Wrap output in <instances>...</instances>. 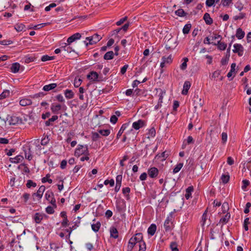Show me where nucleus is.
I'll return each instance as SVG.
<instances>
[{
  "mask_svg": "<svg viewBox=\"0 0 251 251\" xmlns=\"http://www.w3.org/2000/svg\"><path fill=\"white\" fill-rule=\"evenodd\" d=\"M98 132L101 135L104 136H107L110 133V130L107 129H99L98 130Z\"/></svg>",
  "mask_w": 251,
  "mask_h": 251,
  "instance_id": "nucleus-32",
  "label": "nucleus"
},
{
  "mask_svg": "<svg viewBox=\"0 0 251 251\" xmlns=\"http://www.w3.org/2000/svg\"><path fill=\"white\" fill-rule=\"evenodd\" d=\"M245 36V32L241 28L237 29L236 36L238 39H242Z\"/></svg>",
  "mask_w": 251,
  "mask_h": 251,
  "instance_id": "nucleus-20",
  "label": "nucleus"
},
{
  "mask_svg": "<svg viewBox=\"0 0 251 251\" xmlns=\"http://www.w3.org/2000/svg\"><path fill=\"white\" fill-rule=\"evenodd\" d=\"M62 107L60 104L52 103L50 109L53 113L57 114L58 111L62 109Z\"/></svg>",
  "mask_w": 251,
  "mask_h": 251,
  "instance_id": "nucleus-11",
  "label": "nucleus"
},
{
  "mask_svg": "<svg viewBox=\"0 0 251 251\" xmlns=\"http://www.w3.org/2000/svg\"><path fill=\"white\" fill-rule=\"evenodd\" d=\"M10 95V91L8 90H5L3 91V92L0 95V100H2L3 99L8 97Z\"/></svg>",
  "mask_w": 251,
  "mask_h": 251,
  "instance_id": "nucleus-43",
  "label": "nucleus"
},
{
  "mask_svg": "<svg viewBox=\"0 0 251 251\" xmlns=\"http://www.w3.org/2000/svg\"><path fill=\"white\" fill-rule=\"evenodd\" d=\"M191 28V24H186L184 25V26L183 27V28L182 30L183 33L184 34H188L190 31Z\"/></svg>",
  "mask_w": 251,
  "mask_h": 251,
  "instance_id": "nucleus-39",
  "label": "nucleus"
},
{
  "mask_svg": "<svg viewBox=\"0 0 251 251\" xmlns=\"http://www.w3.org/2000/svg\"><path fill=\"white\" fill-rule=\"evenodd\" d=\"M46 212L48 214H53L54 212V210H53V208L50 206H48L47 208H46Z\"/></svg>",
  "mask_w": 251,
  "mask_h": 251,
  "instance_id": "nucleus-64",
  "label": "nucleus"
},
{
  "mask_svg": "<svg viewBox=\"0 0 251 251\" xmlns=\"http://www.w3.org/2000/svg\"><path fill=\"white\" fill-rule=\"evenodd\" d=\"M162 60H163L165 64H171L172 62L173 58L172 55H170L167 57L163 56L162 58Z\"/></svg>",
  "mask_w": 251,
  "mask_h": 251,
  "instance_id": "nucleus-34",
  "label": "nucleus"
},
{
  "mask_svg": "<svg viewBox=\"0 0 251 251\" xmlns=\"http://www.w3.org/2000/svg\"><path fill=\"white\" fill-rule=\"evenodd\" d=\"M203 20L207 25H210L213 23V20L208 13H205L204 14Z\"/></svg>",
  "mask_w": 251,
  "mask_h": 251,
  "instance_id": "nucleus-17",
  "label": "nucleus"
},
{
  "mask_svg": "<svg viewBox=\"0 0 251 251\" xmlns=\"http://www.w3.org/2000/svg\"><path fill=\"white\" fill-rule=\"evenodd\" d=\"M183 166V163H179L177 164L176 165V166L174 168V169H173V173L176 174V173H178L180 170V169L182 168Z\"/></svg>",
  "mask_w": 251,
  "mask_h": 251,
  "instance_id": "nucleus-41",
  "label": "nucleus"
},
{
  "mask_svg": "<svg viewBox=\"0 0 251 251\" xmlns=\"http://www.w3.org/2000/svg\"><path fill=\"white\" fill-rule=\"evenodd\" d=\"M25 28V25L23 24H17L15 25V29L18 31H23Z\"/></svg>",
  "mask_w": 251,
  "mask_h": 251,
  "instance_id": "nucleus-38",
  "label": "nucleus"
},
{
  "mask_svg": "<svg viewBox=\"0 0 251 251\" xmlns=\"http://www.w3.org/2000/svg\"><path fill=\"white\" fill-rule=\"evenodd\" d=\"M20 65L18 63H14L12 64L11 67V72L14 73H16L19 71Z\"/></svg>",
  "mask_w": 251,
  "mask_h": 251,
  "instance_id": "nucleus-24",
  "label": "nucleus"
},
{
  "mask_svg": "<svg viewBox=\"0 0 251 251\" xmlns=\"http://www.w3.org/2000/svg\"><path fill=\"white\" fill-rule=\"evenodd\" d=\"M50 139L48 136H45L41 141V144L43 146L47 145L49 142Z\"/></svg>",
  "mask_w": 251,
  "mask_h": 251,
  "instance_id": "nucleus-47",
  "label": "nucleus"
},
{
  "mask_svg": "<svg viewBox=\"0 0 251 251\" xmlns=\"http://www.w3.org/2000/svg\"><path fill=\"white\" fill-rule=\"evenodd\" d=\"M64 95L67 99H71L74 98V94L71 90L67 89L64 92Z\"/></svg>",
  "mask_w": 251,
  "mask_h": 251,
  "instance_id": "nucleus-26",
  "label": "nucleus"
},
{
  "mask_svg": "<svg viewBox=\"0 0 251 251\" xmlns=\"http://www.w3.org/2000/svg\"><path fill=\"white\" fill-rule=\"evenodd\" d=\"M45 197L48 201H50L53 198V194L52 192L48 191L46 193Z\"/></svg>",
  "mask_w": 251,
  "mask_h": 251,
  "instance_id": "nucleus-48",
  "label": "nucleus"
},
{
  "mask_svg": "<svg viewBox=\"0 0 251 251\" xmlns=\"http://www.w3.org/2000/svg\"><path fill=\"white\" fill-rule=\"evenodd\" d=\"M7 121L10 125L14 126L22 123V119L20 117L16 116H12L7 117Z\"/></svg>",
  "mask_w": 251,
  "mask_h": 251,
  "instance_id": "nucleus-4",
  "label": "nucleus"
},
{
  "mask_svg": "<svg viewBox=\"0 0 251 251\" xmlns=\"http://www.w3.org/2000/svg\"><path fill=\"white\" fill-rule=\"evenodd\" d=\"M81 79L80 78H75L74 80V85L75 87H78L80 86L81 83Z\"/></svg>",
  "mask_w": 251,
  "mask_h": 251,
  "instance_id": "nucleus-55",
  "label": "nucleus"
},
{
  "mask_svg": "<svg viewBox=\"0 0 251 251\" xmlns=\"http://www.w3.org/2000/svg\"><path fill=\"white\" fill-rule=\"evenodd\" d=\"M190 82L188 81H186L183 84V88L181 92L182 94L183 95H187L188 93V91L190 88Z\"/></svg>",
  "mask_w": 251,
  "mask_h": 251,
  "instance_id": "nucleus-13",
  "label": "nucleus"
},
{
  "mask_svg": "<svg viewBox=\"0 0 251 251\" xmlns=\"http://www.w3.org/2000/svg\"><path fill=\"white\" fill-rule=\"evenodd\" d=\"M193 191V187L192 186H189L186 189L185 197L187 200H188L190 198L191 196V193Z\"/></svg>",
  "mask_w": 251,
  "mask_h": 251,
  "instance_id": "nucleus-29",
  "label": "nucleus"
},
{
  "mask_svg": "<svg viewBox=\"0 0 251 251\" xmlns=\"http://www.w3.org/2000/svg\"><path fill=\"white\" fill-rule=\"evenodd\" d=\"M104 184L106 185L109 184L111 187H112L114 185V180L113 179H111L110 180L106 179L104 181Z\"/></svg>",
  "mask_w": 251,
  "mask_h": 251,
  "instance_id": "nucleus-54",
  "label": "nucleus"
},
{
  "mask_svg": "<svg viewBox=\"0 0 251 251\" xmlns=\"http://www.w3.org/2000/svg\"><path fill=\"white\" fill-rule=\"evenodd\" d=\"M70 44H68V43H63L62 44V46L61 47V49L62 50H64L67 51L68 53H71L72 51H74V50L72 49L71 47L70 46Z\"/></svg>",
  "mask_w": 251,
  "mask_h": 251,
  "instance_id": "nucleus-12",
  "label": "nucleus"
},
{
  "mask_svg": "<svg viewBox=\"0 0 251 251\" xmlns=\"http://www.w3.org/2000/svg\"><path fill=\"white\" fill-rule=\"evenodd\" d=\"M232 0H222V3L224 6H228L231 3Z\"/></svg>",
  "mask_w": 251,
  "mask_h": 251,
  "instance_id": "nucleus-62",
  "label": "nucleus"
},
{
  "mask_svg": "<svg viewBox=\"0 0 251 251\" xmlns=\"http://www.w3.org/2000/svg\"><path fill=\"white\" fill-rule=\"evenodd\" d=\"M172 217H168L166 219L164 226L166 229V231H169L171 229V226L173 224V222L172 221Z\"/></svg>",
  "mask_w": 251,
  "mask_h": 251,
  "instance_id": "nucleus-9",
  "label": "nucleus"
},
{
  "mask_svg": "<svg viewBox=\"0 0 251 251\" xmlns=\"http://www.w3.org/2000/svg\"><path fill=\"white\" fill-rule=\"evenodd\" d=\"M24 159V157L22 155H17L14 158H10L11 162L14 163H18Z\"/></svg>",
  "mask_w": 251,
  "mask_h": 251,
  "instance_id": "nucleus-25",
  "label": "nucleus"
},
{
  "mask_svg": "<svg viewBox=\"0 0 251 251\" xmlns=\"http://www.w3.org/2000/svg\"><path fill=\"white\" fill-rule=\"evenodd\" d=\"M82 154L85 155H89L88 146L78 145L75 151V155L77 156H79Z\"/></svg>",
  "mask_w": 251,
  "mask_h": 251,
  "instance_id": "nucleus-2",
  "label": "nucleus"
},
{
  "mask_svg": "<svg viewBox=\"0 0 251 251\" xmlns=\"http://www.w3.org/2000/svg\"><path fill=\"white\" fill-rule=\"evenodd\" d=\"M114 53L112 51L107 52L104 55V59L105 60H110L113 58Z\"/></svg>",
  "mask_w": 251,
  "mask_h": 251,
  "instance_id": "nucleus-31",
  "label": "nucleus"
},
{
  "mask_svg": "<svg viewBox=\"0 0 251 251\" xmlns=\"http://www.w3.org/2000/svg\"><path fill=\"white\" fill-rule=\"evenodd\" d=\"M155 134L156 132L155 129L154 128H151L148 131V133L147 134L148 138H150L154 137L155 136Z\"/></svg>",
  "mask_w": 251,
  "mask_h": 251,
  "instance_id": "nucleus-42",
  "label": "nucleus"
},
{
  "mask_svg": "<svg viewBox=\"0 0 251 251\" xmlns=\"http://www.w3.org/2000/svg\"><path fill=\"white\" fill-rule=\"evenodd\" d=\"M245 17V14L243 13H240L239 15L235 16L234 17L235 20H241Z\"/></svg>",
  "mask_w": 251,
  "mask_h": 251,
  "instance_id": "nucleus-56",
  "label": "nucleus"
},
{
  "mask_svg": "<svg viewBox=\"0 0 251 251\" xmlns=\"http://www.w3.org/2000/svg\"><path fill=\"white\" fill-rule=\"evenodd\" d=\"M233 47H234V49L233 50V52L238 53V55L239 56H241L243 55L244 48L241 44H235L233 45Z\"/></svg>",
  "mask_w": 251,
  "mask_h": 251,
  "instance_id": "nucleus-5",
  "label": "nucleus"
},
{
  "mask_svg": "<svg viewBox=\"0 0 251 251\" xmlns=\"http://www.w3.org/2000/svg\"><path fill=\"white\" fill-rule=\"evenodd\" d=\"M229 179V176L228 175H222L221 176V180L222 182L224 184L227 183Z\"/></svg>",
  "mask_w": 251,
  "mask_h": 251,
  "instance_id": "nucleus-44",
  "label": "nucleus"
},
{
  "mask_svg": "<svg viewBox=\"0 0 251 251\" xmlns=\"http://www.w3.org/2000/svg\"><path fill=\"white\" fill-rule=\"evenodd\" d=\"M122 178H123L122 175H118L116 176V182L117 184H120V185L122 184Z\"/></svg>",
  "mask_w": 251,
  "mask_h": 251,
  "instance_id": "nucleus-57",
  "label": "nucleus"
},
{
  "mask_svg": "<svg viewBox=\"0 0 251 251\" xmlns=\"http://www.w3.org/2000/svg\"><path fill=\"white\" fill-rule=\"evenodd\" d=\"M57 119L58 116L56 115H54L52 116L51 118L49 119L48 121H46L45 125L47 126H50V122H53Z\"/></svg>",
  "mask_w": 251,
  "mask_h": 251,
  "instance_id": "nucleus-37",
  "label": "nucleus"
},
{
  "mask_svg": "<svg viewBox=\"0 0 251 251\" xmlns=\"http://www.w3.org/2000/svg\"><path fill=\"white\" fill-rule=\"evenodd\" d=\"M250 224L249 218H246L244 222V227L246 231L248 230L249 228L248 225Z\"/></svg>",
  "mask_w": 251,
  "mask_h": 251,
  "instance_id": "nucleus-53",
  "label": "nucleus"
},
{
  "mask_svg": "<svg viewBox=\"0 0 251 251\" xmlns=\"http://www.w3.org/2000/svg\"><path fill=\"white\" fill-rule=\"evenodd\" d=\"M215 0H206L205 2L206 5L208 7H211L214 4Z\"/></svg>",
  "mask_w": 251,
  "mask_h": 251,
  "instance_id": "nucleus-60",
  "label": "nucleus"
},
{
  "mask_svg": "<svg viewBox=\"0 0 251 251\" xmlns=\"http://www.w3.org/2000/svg\"><path fill=\"white\" fill-rule=\"evenodd\" d=\"M25 158L28 160H31L32 158V155L30 151V149L27 148V150H24Z\"/></svg>",
  "mask_w": 251,
  "mask_h": 251,
  "instance_id": "nucleus-28",
  "label": "nucleus"
},
{
  "mask_svg": "<svg viewBox=\"0 0 251 251\" xmlns=\"http://www.w3.org/2000/svg\"><path fill=\"white\" fill-rule=\"evenodd\" d=\"M100 223L98 222L96 224H93L91 225L92 230L95 232H98L100 226Z\"/></svg>",
  "mask_w": 251,
  "mask_h": 251,
  "instance_id": "nucleus-35",
  "label": "nucleus"
},
{
  "mask_svg": "<svg viewBox=\"0 0 251 251\" xmlns=\"http://www.w3.org/2000/svg\"><path fill=\"white\" fill-rule=\"evenodd\" d=\"M128 124H125L122 125L121 126L120 129L119 130V132H118V134L117 135V138L119 139L120 136L123 134L124 131L126 129V128L128 126Z\"/></svg>",
  "mask_w": 251,
  "mask_h": 251,
  "instance_id": "nucleus-27",
  "label": "nucleus"
},
{
  "mask_svg": "<svg viewBox=\"0 0 251 251\" xmlns=\"http://www.w3.org/2000/svg\"><path fill=\"white\" fill-rule=\"evenodd\" d=\"M54 59V56H50L48 55H44L41 58V60L43 62L51 60Z\"/></svg>",
  "mask_w": 251,
  "mask_h": 251,
  "instance_id": "nucleus-51",
  "label": "nucleus"
},
{
  "mask_svg": "<svg viewBox=\"0 0 251 251\" xmlns=\"http://www.w3.org/2000/svg\"><path fill=\"white\" fill-rule=\"evenodd\" d=\"M56 6V4L55 3H52L50 4L49 6L46 7L45 10L46 11H49L51 8L55 7Z\"/></svg>",
  "mask_w": 251,
  "mask_h": 251,
  "instance_id": "nucleus-63",
  "label": "nucleus"
},
{
  "mask_svg": "<svg viewBox=\"0 0 251 251\" xmlns=\"http://www.w3.org/2000/svg\"><path fill=\"white\" fill-rule=\"evenodd\" d=\"M156 230V226L154 224H151L148 229V233L149 234L152 236L154 234Z\"/></svg>",
  "mask_w": 251,
  "mask_h": 251,
  "instance_id": "nucleus-22",
  "label": "nucleus"
},
{
  "mask_svg": "<svg viewBox=\"0 0 251 251\" xmlns=\"http://www.w3.org/2000/svg\"><path fill=\"white\" fill-rule=\"evenodd\" d=\"M183 60L184 62L180 65V69L181 70L184 71L187 68V63L188 61V59L187 57H185L183 58Z\"/></svg>",
  "mask_w": 251,
  "mask_h": 251,
  "instance_id": "nucleus-36",
  "label": "nucleus"
},
{
  "mask_svg": "<svg viewBox=\"0 0 251 251\" xmlns=\"http://www.w3.org/2000/svg\"><path fill=\"white\" fill-rule=\"evenodd\" d=\"M236 64L235 63H233L231 65V69L230 71L227 73V76L229 78L232 75L233 73H235V67H236Z\"/></svg>",
  "mask_w": 251,
  "mask_h": 251,
  "instance_id": "nucleus-30",
  "label": "nucleus"
},
{
  "mask_svg": "<svg viewBox=\"0 0 251 251\" xmlns=\"http://www.w3.org/2000/svg\"><path fill=\"white\" fill-rule=\"evenodd\" d=\"M123 193L125 195L127 200L129 199V193L130 192V189L129 187L123 188L122 189Z\"/></svg>",
  "mask_w": 251,
  "mask_h": 251,
  "instance_id": "nucleus-33",
  "label": "nucleus"
},
{
  "mask_svg": "<svg viewBox=\"0 0 251 251\" xmlns=\"http://www.w3.org/2000/svg\"><path fill=\"white\" fill-rule=\"evenodd\" d=\"M227 139V135L226 132H223L222 133V140L223 143H225Z\"/></svg>",
  "mask_w": 251,
  "mask_h": 251,
  "instance_id": "nucleus-61",
  "label": "nucleus"
},
{
  "mask_svg": "<svg viewBox=\"0 0 251 251\" xmlns=\"http://www.w3.org/2000/svg\"><path fill=\"white\" fill-rule=\"evenodd\" d=\"M50 176V174H48L45 177L42 178V182L43 183L48 182L49 183H51L52 182V180L51 179L49 178Z\"/></svg>",
  "mask_w": 251,
  "mask_h": 251,
  "instance_id": "nucleus-45",
  "label": "nucleus"
},
{
  "mask_svg": "<svg viewBox=\"0 0 251 251\" xmlns=\"http://www.w3.org/2000/svg\"><path fill=\"white\" fill-rule=\"evenodd\" d=\"M81 37V35L79 33H76L68 38L67 42L68 43V44H71L75 40L79 39Z\"/></svg>",
  "mask_w": 251,
  "mask_h": 251,
  "instance_id": "nucleus-8",
  "label": "nucleus"
},
{
  "mask_svg": "<svg viewBox=\"0 0 251 251\" xmlns=\"http://www.w3.org/2000/svg\"><path fill=\"white\" fill-rule=\"evenodd\" d=\"M56 99L59 102H65V100L63 97V96L61 95V94H59V95H57L56 96Z\"/></svg>",
  "mask_w": 251,
  "mask_h": 251,
  "instance_id": "nucleus-59",
  "label": "nucleus"
},
{
  "mask_svg": "<svg viewBox=\"0 0 251 251\" xmlns=\"http://www.w3.org/2000/svg\"><path fill=\"white\" fill-rule=\"evenodd\" d=\"M176 14L179 17H184L186 16L187 13L182 9H179L175 11Z\"/></svg>",
  "mask_w": 251,
  "mask_h": 251,
  "instance_id": "nucleus-40",
  "label": "nucleus"
},
{
  "mask_svg": "<svg viewBox=\"0 0 251 251\" xmlns=\"http://www.w3.org/2000/svg\"><path fill=\"white\" fill-rule=\"evenodd\" d=\"M56 87V83H51L48 85H45L43 88V90L45 91H49L51 90L54 89Z\"/></svg>",
  "mask_w": 251,
  "mask_h": 251,
  "instance_id": "nucleus-19",
  "label": "nucleus"
},
{
  "mask_svg": "<svg viewBox=\"0 0 251 251\" xmlns=\"http://www.w3.org/2000/svg\"><path fill=\"white\" fill-rule=\"evenodd\" d=\"M230 217V215L229 213H227L224 217L221 219L220 222H222L224 224H226L227 223L228 220L229 219Z\"/></svg>",
  "mask_w": 251,
  "mask_h": 251,
  "instance_id": "nucleus-46",
  "label": "nucleus"
},
{
  "mask_svg": "<svg viewBox=\"0 0 251 251\" xmlns=\"http://www.w3.org/2000/svg\"><path fill=\"white\" fill-rule=\"evenodd\" d=\"M26 186L27 188H30L31 186L35 187L36 186V183L31 180H28L26 183Z\"/></svg>",
  "mask_w": 251,
  "mask_h": 251,
  "instance_id": "nucleus-52",
  "label": "nucleus"
},
{
  "mask_svg": "<svg viewBox=\"0 0 251 251\" xmlns=\"http://www.w3.org/2000/svg\"><path fill=\"white\" fill-rule=\"evenodd\" d=\"M110 236L113 238L116 239L118 237V232L116 228L112 227L110 229Z\"/></svg>",
  "mask_w": 251,
  "mask_h": 251,
  "instance_id": "nucleus-21",
  "label": "nucleus"
},
{
  "mask_svg": "<svg viewBox=\"0 0 251 251\" xmlns=\"http://www.w3.org/2000/svg\"><path fill=\"white\" fill-rule=\"evenodd\" d=\"M148 173L151 178H155L158 175L159 171L157 168L153 167L149 169Z\"/></svg>",
  "mask_w": 251,
  "mask_h": 251,
  "instance_id": "nucleus-6",
  "label": "nucleus"
},
{
  "mask_svg": "<svg viewBox=\"0 0 251 251\" xmlns=\"http://www.w3.org/2000/svg\"><path fill=\"white\" fill-rule=\"evenodd\" d=\"M44 215L40 213H36L34 216V220L36 224H39L43 220Z\"/></svg>",
  "mask_w": 251,
  "mask_h": 251,
  "instance_id": "nucleus-16",
  "label": "nucleus"
},
{
  "mask_svg": "<svg viewBox=\"0 0 251 251\" xmlns=\"http://www.w3.org/2000/svg\"><path fill=\"white\" fill-rule=\"evenodd\" d=\"M137 247H138L139 248L138 251H145L146 245L145 242L143 240V238L138 241Z\"/></svg>",
  "mask_w": 251,
  "mask_h": 251,
  "instance_id": "nucleus-14",
  "label": "nucleus"
},
{
  "mask_svg": "<svg viewBox=\"0 0 251 251\" xmlns=\"http://www.w3.org/2000/svg\"><path fill=\"white\" fill-rule=\"evenodd\" d=\"M143 238V235L141 233H136L134 236L131 237L128 243L127 251H131L133 247H137L138 241Z\"/></svg>",
  "mask_w": 251,
  "mask_h": 251,
  "instance_id": "nucleus-1",
  "label": "nucleus"
},
{
  "mask_svg": "<svg viewBox=\"0 0 251 251\" xmlns=\"http://www.w3.org/2000/svg\"><path fill=\"white\" fill-rule=\"evenodd\" d=\"M170 248L171 249L172 251H178V249L177 248V245L176 242H173L170 244Z\"/></svg>",
  "mask_w": 251,
  "mask_h": 251,
  "instance_id": "nucleus-49",
  "label": "nucleus"
},
{
  "mask_svg": "<svg viewBox=\"0 0 251 251\" xmlns=\"http://www.w3.org/2000/svg\"><path fill=\"white\" fill-rule=\"evenodd\" d=\"M85 247L88 251H95L93 245L90 243H86Z\"/></svg>",
  "mask_w": 251,
  "mask_h": 251,
  "instance_id": "nucleus-50",
  "label": "nucleus"
},
{
  "mask_svg": "<svg viewBox=\"0 0 251 251\" xmlns=\"http://www.w3.org/2000/svg\"><path fill=\"white\" fill-rule=\"evenodd\" d=\"M32 104V101L29 99H23L20 101V104L22 106H26L27 105H31Z\"/></svg>",
  "mask_w": 251,
  "mask_h": 251,
  "instance_id": "nucleus-15",
  "label": "nucleus"
},
{
  "mask_svg": "<svg viewBox=\"0 0 251 251\" xmlns=\"http://www.w3.org/2000/svg\"><path fill=\"white\" fill-rule=\"evenodd\" d=\"M45 187L44 185H42L40 187L39 189L38 190L37 193L36 194H34V195H36L37 197H38L39 198H41L45 190Z\"/></svg>",
  "mask_w": 251,
  "mask_h": 251,
  "instance_id": "nucleus-23",
  "label": "nucleus"
},
{
  "mask_svg": "<svg viewBox=\"0 0 251 251\" xmlns=\"http://www.w3.org/2000/svg\"><path fill=\"white\" fill-rule=\"evenodd\" d=\"M101 38L102 37L100 35L96 33L92 36L86 37V40L89 41V43L85 42V44L86 46H88V44L93 45L100 41Z\"/></svg>",
  "mask_w": 251,
  "mask_h": 251,
  "instance_id": "nucleus-3",
  "label": "nucleus"
},
{
  "mask_svg": "<svg viewBox=\"0 0 251 251\" xmlns=\"http://www.w3.org/2000/svg\"><path fill=\"white\" fill-rule=\"evenodd\" d=\"M87 77L93 81H100L101 80V79L99 78V75L96 72H91L87 75Z\"/></svg>",
  "mask_w": 251,
  "mask_h": 251,
  "instance_id": "nucleus-7",
  "label": "nucleus"
},
{
  "mask_svg": "<svg viewBox=\"0 0 251 251\" xmlns=\"http://www.w3.org/2000/svg\"><path fill=\"white\" fill-rule=\"evenodd\" d=\"M213 45H217L218 49L221 50H226V49L227 47L226 44L224 42H221V41H219L217 44L214 43V44H213Z\"/></svg>",
  "mask_w": 251,
  "mask_h": 251,
  "instance_id": "nucleus-18",
  "label": "nucleus"
},
{
  "mask_svg": "<svg viewBox=\"0 0 251 251\" xmlns=\"http://www.w3.org/2000/svg\"><path fill=\"white\" fill-rule=\"evenodd\" d=\"M145 122L142 120H139L136 122H134L132 124V127L136 130H138L144 126Z\"/></svg>",
  "mask_w": 251,
  "mask_h": 251,
  "instance_id": "nucleus-10",
  "label": "nucleus"
},
{
  "mask_svg": "<svg viewBox=\"0 0 251 251\" xmlns=\"http://www.w3.org/2000/svg\"><path fill=\"white\" fill-rule=\"evenodd\" d=\"M230 55H228V57H226L225 58H223L221 61V63L222 65H225L227 63L228 60L229 59V57Z\"/></svg>",
  "mask_w": 251,
  "mask_h": 251,
  "instance_id": "nucleus-58",
  "label": "nucleus"
}]
</instances>
